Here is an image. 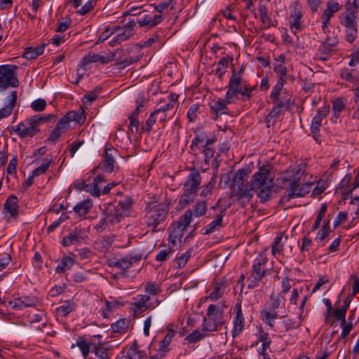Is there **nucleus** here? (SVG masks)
Segmentation results:
<instances>
[{"mask_svg":"<svg viewBox=\"0 0 359 359\" xmlns=\"http://www.w3.org/2000/svg\"><path fill=\"white\" fill-rule=\"evenodd\" d=\"M273 180V176L269 165L260 167L259 171L255 172L253 176L252 186L256 189L257 196L262 203L269 200L271 196Z\"/></svg>","mask_w":359,"mask_h":359,"instance_id":"obj_1","label":"nucleus"},{"mask_svg":"<svg viewBox=\"0 0 359 359\" xmlns=\"http://www.w3.org/2000/svg\"><path fill=\"white\" fill-rule=\"evenodd\" d=\"M201 183V176L195 169L190 170L187 180L183 184V194L180 198V204L185 207L194 202Z\"/></svg>","mask_w":359,"mask_h":359,"instance_id":"obj_2","label":"nucleus"},{"mask_svg":"<svg viewBox=\"0 0 359 359\" xmlns=\"http://www.w3.org/2000/svg\"><path fill=\"white\" fill-rule=\"evenodd\" d=\"M227 88L226 94H227V102H233L238 94L250 98L252 90V88L247 86L245 81L243 78L242 68L238 72L233 71Z\"/></svg>","mask_w":359,"mask_h":359,"instance_id":"obj_3","label":"nucleus"},{"mask_svg":"<svg viewBox=\"0 0 359 359\" xmlns=\"http://www.w3.org/2000/svg\"><path fill=\"white\" fill-rule=\"evenodd\" d=\"M85 120L83 111H71L61 118L48 137V140L55 142L65 133L70 130L72 123H81Z\"/></svg>","mask_w":359,"mask_h":359,"instance_id":"obj_4","label":"nucleus"},{"mask_svg":"<svg viewBox=\"0 0 359 359\" xmlns=\"http://www.w3.org/2000/svg\"><path fill=\"white\" fill-rule=\"evenodd\" d=\"M226 304L222 302L217 305L210 304L207 309L206 317L203 319V327L205 331L213 332L220 327L224 322V309Z\"/></svg>","mask_w":359,"mask_h":359,"instance_id":"obj_5","label":"nucleus"},{"mask_svg":"<svg viewBox=\"0 0 359 359\" xmlns=\"http://www.w3.org/2000/svg\"><path fill=\"white\" fill-rule=\"evenodd\" d=\"M46 119V117L35 115L13 126L12 130L20 138L32 137L39 131L40 123L45 122Z\"/></svg>","mask_w":359,"mask_h":359,"instance_id":"obj_6","label":"nucleus"},{"mask_svg":"<svg viewBox=\"0 0 359 359\" xmlns=\"http://www.w3.org/2000/svg\"><path fill=\"white\" fill-rule=\"evenodd\" d=\"M168 211V206L165 203L151 204L147 208L145 222L153 232L165 221Z\"/></svg>","mask_w":359,"mask_h":359,"instance_id":"obj_7","label":"nucleus"},{"mask_svg":"<svg viewBox=\"0 0 359 359\" xmlns=\"http://www.w3.org/2000/svg\"><path fill=\"white\" fill-rule=\"evenodd\" d=\"M267 258L264 252H259L255 259L251 273L248 278V288L252 289L257 287L259 282L264 277L266 274L265 264Z\"/></svg>","mask_w":359,"mask_h":359,"instance_id":"obj_8","label":"nucleus"},{"mask_svg":"<svg viewBox=\"0 0 359 359\" xmlns=\"http://www.w3.org/2000/svg\"><path fill=\"white\" fill-rule=\"evenodd\" d=\"M17 69L15 65L0 66V90L9 87H17L19 85L16 74Z\"/></svg>","mask_w":359,"mask_h":359,"instance_id":"obj_9","label":"nucleus"},{"mask_svg":"<svg viewBox=\"0 0 359 359\" xmlns=\"http://www.w3.org/2000/svg\"><path fill=\"white\" fill-rule=\"evenodd\" d=\"M135 26L136 23L134 20L128 22L123 27L114 26V27H117L118 29L116 30L115 36L109 41V44L111 46H116L129 39L135 33Z\"/></svg>","mask_w":359,"mask_h":359,"instance_id":"obj_10","label":"nucleus"},{"mask_svg":"<svg viewBox=\"0 0 359 359\" xmlns=\"http://www.w3.org/2000/svg\"><path fill=\"white\" fill-rule=\"evenodd\" d=\"M149 297L147 294H137L133 298V302L130 304V310L133 316H138L149 308H154L160 304V301L156 300V304L152 305L148 304Z\"/></svg>","mask_w":359,"mask_h":359,"instance_id":"obj_11","label":"nucleus"},{"mask_svg":"<svg viewBox=\"0 0 359 359\" xmlns=\"http://www.w3.org/2000/svg\"><path fill=\"white\" fill-rule=\"evenodd\" d=\"M313 184L311 182L304 183L302 185L297 183H290L283 196V200L288 201L291 198L302 197L311 191Z\"/></svg>","mask_w":359,"mask_h":359,"instance_id":"obj_12","label":"nucleus"},{"mask_svg":"<svg viewBox=\"0 0 359 359\" xmlns=\"http://www.w3.org/2000/svg\"><path fill=\"white\" fill-rule=\"evenodd\" d=\"M290 27L292 32L296 34V32L299 31L302 28V11L299 1H294L290 4Z\"/></svg>","mask_w":359,"mask_h":359,"instance_id":"obj_13","label":"nucleus"},{"mask_svg":"<svg viewBox=\"0 0 359 359\" xmlns=\"http://www.w3.org/2000/svg\"><path fill=\"white\" fill-rule=\"evenodd\" d=\"M91 352L97 359H111L113 346L109 341H97L92 344Z\"/></svg>","mask_w":359,"mask_h":359,"instance_id":"obj_14","label":"nucleus"},{"mask_svg":"<svg viewBox=\"0 0 359 359\" xmlns=\"http://www.w3.org/2000/svg\"><path fill=\"white\" fill-rule=\"evenodd\" d=\"M163 20V17L162 15L156 14V13H149L148 11L140 15L137 20V22L141 27L151 29L161 23Z\"/></svg>","mask_w":359,"mask_h":359,"instance_id":"obj_15","label":"nucleus"},{"mask_svg":"<svg viewBox=\"0 0 359 359\" xmlns=\"http://www.w3.org/2000/svg\"><path fill=\"white\" fill-rule=\"evenodd\" d=\"M88 238L87 233L83 229L75 228L69 234L63 238L62 244L65 247L72 245H79Z\"/></svg>","mask_w":359,"mask_h":359,"instance_id":"obj_16","label":"nucleus"},{"mask_svg":"<svg viewBox=\"0 0 359 359\" xmlns=\"http://www.w3.org/2000/svg\"><path fill=\"white\" fill-rule=\"evenodd\" d=\"M341 6L335 0H329L326 4V8L322 15V28L324 32L327 28L330 19L333 17L334 14L338 12Z\"/></svg>","mask_w":359,"mask_h":359,"instance_id":"obj_17","label":"nucleus"},{"mask_svg":"<svg viewBox=\"0 0 359 359\" xmlns=\"http://www.w3.org/2000/svg\"><path fill=\"white\" fill-rule=\"evenodd\" d=\"M104 180L102 176H97L93 181V184L92 186L86 184L83 181L76 182L74 184L75 187L79 190H85L87 191H90L91 194L93 196L99 197L100 195V189L99 187V184L104 182Z\"/></svg>","mask_w":359,"mask_h":359,"instance_id":"obj_18","label":"nucleus"},{"mask_svg":"<svg viewBox=\"0 0 359 359\" xmlns=\"http://www.w3.org/2000/svg\"><path fill=\"white\" fill-rule=\"evenodd\" d=\"M235 317L233 319V328L232 330V336L236 337L239 335L244 327V317L241 309V304L237 303L234 308Z\"/></svg>","mask_w":359,"mask_h":359,"instance_id":"obj_19","label":"nucleus"},{"mask_svg":"<svg viewBox=\"0 0 359 359\" xmlns=\"http://www.w3.org/2000/svg\"><path fill=\"white\" fill-rule=\"evenodd\" d=\"M38 302V299L34 297L22 296L14 299L10 304L13 309L20 310L27 307L36 306Z\"/></svg>","mask_w":359,"mask_h":359,"instance_id":"obj_20","label":"nucleus"},{"mask_svg":"<svg viewBox=\"0 0 359 359\" xmlns=\"http://www.w3.org/2000/svg\"><path fill=\"white\" fill-rule=\"evenodd\" d=\"M123 208H116L114 205H109L106 209L105 218L107 222L114 224L124 217Z\"/></svg>","mask_w":359,"mask_h":359,"instance_id":"obj_21","label":"nucleus"},{"mask_svg":"<svg viewBox=\"0 0 359 359\" xmlns=\"http://www.w3.org/2000/svg\"><path fill=\"white\" fill-rule=\"evenodd\" d=\"M305 172V165L300 163L299 165L290 168L286 171L285 179L290 183H297L302 176Z\"/></svg>","mask_w":359,"mask_h":359,"instance_id":"obj_22","label":"nucleus"},{"mask_svg":"<svg viewBox=\"0 0 359 359\" xmlns=\"http://www.w3.org/2000/svg\"><path fill=\"white\" fill-rule=\"evenodd\" d=\"M116 151L114 149H107L103 157V161L100 166L102 170L107 172H111L114 170L115 160L114 154Z\"/></svg>","mask_w":359,"mask_h":359,"instance_id":"obj_23","label":"nucleus"},{"mask_svg":"<svg viewBox=\"0 0 359 359\" xmlns=\"http://www.w3.org/2000/svg\"><path fill=\"white\" fill-rule=\"evenodd\" d=\"M355 14V9L351 10V7L346 8V11L340 16L341 25H344L345 28L356 27L357 21Z\"/></svg>","mask_w":359,"mask_h":359,"instance_id":"obj_24","label":"nucleus"},{"mask_svg":"<svg viewBox=\"0 0 359 359\" xmlns=\"http://www.w3.org/2000/svg\"><path fill=\"white\" fill-rule=\"evenodd\" d=\"M327 113L328 108L323 107L321 109H318L316 115L313 118L311 125V133L313 134L314 136H316L318 134L319 131V128L321 126V123L327 116Z\"/></svg>","mask_w":359,"mask_h":359,"instance_id":"obj_25","label":"nucleus"},{"mask_svg":"<svg viewBox=\"0 0 359 359\" xmlns=\"http://www.w3.org/2000/svg\"><path fill=\"white\" fill-rule=\"evenodd\" d=\"M93 344H95V341H88L86 338L80 337L78 339L76 344H73L71 346V348H74L75 346L79 347L83 359H89L88 355L90 352L92 351Z\"/></svg>","mask_w":359,"mask_h":359,"instance_id":"obj_26","label":"nucleus"},{"mask_svg":"<svg viewBox=\"0 0 359 359\" xmlns=\"http://www.w3.org/2000/svg\"><path fill=\"white\" fill-rule=\"evenodd\" d=\"M238 191H236L235 196L238 198V200H243V203L250 202L252 196L255 194L254 187L251 186H241L240 187H236Z\"/></svg>","mask_w":359,"mask_h":359,"instance_id":"obj_27","label":"nucleus"},{"mask_svg":"<svg viewBox=\"0 0 359 359\" xmlns=\"http://www.w3.org/2000/svg\"><path fill=\"white\" fill-rule=\"evenodd\" d=\"M16 100L17 93L13 91L6 98V105L0 109V118L7 117L11 114L16 103Z\"/></svg>","mask_w":359,"mask_h":359,"instance_id":"obj_28","label":"nucleus"},{"mask_svg":"<svg viewBox=\"0 0 359 359\" xmlns=\"http://www.w3.org/2000/svg\"><path fill=\"white\" fill-rule=\"evenodd\" d=\"M172 325H170L167 327V333L163 339H162L159 343L158 350L165 354L169 351V346L175 335V331L172 329Z\"/></svg>","mask_w":359,"mask_h":359,"instance_id":"obj_29","label":"nucleus"},{"mask_svg":"<svg viewBox=\"0 0 359 359\" xmlns=\"http://www.w3.org/2000/svg\"><path fill=\"white\" fill-rule=\"evenodd\" d=\"M141 259L142 256L140 255H137L135 256H126L120 259H118V269L121 271H125L126 269L133 266L135 263L140 261Z\"/></svg>","mask_w":359,"mask_h":359,"instance_id":"obj_30","label":"nucleus"},{"mask_svg":"<svg viewBox=\"0 0 359 359\" xmlns=\"http://www.w3.org/2000/svg\"><path fill=\"white\" fill-rule=\"evenodd\" d=\"M231 103L227 102V94H226L224 99L220 98L211 102L210 108L216 114H224L226 113V105Z\"/></svg>","mask_w":359,"mask_h":359,"instance_id":"obj_31","label":"nucleus"},{"mask_svg":"<svg viewBox=\"0 0 359 359\" xmlns=\"http://www.w3.org/2000/svg\"><path fill=\"white\" fill-rule=\"evenodd\" d=\"M210 140L212 139L208 138L204 133L201 131L196 132L194 138L191 144V148L193 151H196L197 149H201V145L207 144V142Z\"/></svg>","mask_w":359,"mask_h":359,"instance_id":"obj_32","label":"nucleus"},{"mask_svg":"<svg viewBox=\"0 0 359 359\" xmlns=\"http://www.w3.org/2000/svg\"><path fill=\"white\" fill-rule=\"evenodd\" d=\"M109 60L105 56L90 53L88 55H84V57L82 59L81 66L84 67L85 65L89 63L97 62H100L102 64H106L109 62Z\"/></svg>","mask_w":359,"mask_h":359,"instance_id":"obj_33","label":"nucleus"},{"mask_svg":"<svg viewBox=\"0 0 359 359\" xmlns=\"http://www.w3.org/2000/svg\"><path fill=\"white\" fill-rule=\"evenodd\" d=\"M278 318V313L275 310L264 309L260 312V318L269 327H273L274 321Z\"/></svg>","mask_w":359,"mask_h":359,"instance_id":"obj_34","label":"nucleus"},{"mask_svg":"<svg viewBox=\"0 0 359 359\" xmlns=\"http://www.w3.org/2000/svg\"><path fill=\"white\" fill-rule=\"evenodd\" d=\"M170 235H169V241L173 245H177V243H181L182 238L183 237V231L184 230L181 229L180 227L177 226L175 224H173L172 228L169 229Z\"/></svg>","mask_w":359,"mask_h":359,"instance_id":"obj_35","label":"nucleus"},{"mask_svg":"<svg viewBox=\"0 0 359 359\" xmlns=\"http://www.w3.org/2000/svg\"><path fill=\"white\" fill-rule=\"evenodd\" d=\"M224 215V210L217 214L216 218L205 227L204 233L209 234L219 229L222 226Z\"/></svg>","mask_w":359,"mask_h":359,"instance_id":"obj_36","label":"nucleus"},{"mask_svg":"<svg viewBox=\"0 0 359 359\" xmlns=\"http://www.w3.org/2000/svg\"><path fill=\"white\" fill-rule=\"evenodd\" d=\"M18 198L14 196H11L8 197L4 204V209L12 217L16 216L18 213Z\"/></svg>","mask_w":359,"mask_h":359,"instance_id":"obj_37","label":"nucleus"},{"mask_svg":"<svg viewBox=\"0 0 359 359\" xmlns=\"http://www.w3.org/2000/svg\"><path fill=\"white\" fill-rule=\"evenodd\" d=\"M224 289L225 286L222 282H216L214 285L212 291L207 298L213 302L217 301L224 294Z\"/></svg>","mask_w":359,"mask_h":359,"instance_id":"obj_38","label":"nucleus"},{"mask_svg":"<svg viewBox=\"0 0 359 359\" xmlns=\"http://www.w3.org/2000/svg\"><path fill=\"white\" fill-rule=\"evenodd\" d=\"M215 140H210L207 142V144L201 145L202 152L204 156L205 163L208 165L210 159L213 157L215 154V149L212 146Z\"/></svg>","mask_w":359,"mask_h":359,"instance_id":"obj_39","label":"nucleus"},{"mask_svg":"<svg viewBox=\"0 0 359 359\" xmlns=\"http://www.w3.org/2000/svg\"><path fill=\"white\" fill-rule=\"evenodd\" d=\"M274 72L279 76V79H283L285 81V76L287 75V69L284 65V57L283 56H279V58L276 60L274 67Z\"/></svg>","mask_w":359,"mask_h":359,"instance_id":"obj_40","label":"nucleus"},{"mask_svg":"<svg viewBox=\"0 0 359 359\" xmlns=\"http://www.w3.org/2000/svg\"><path fill=\"white\" fill-rule=\"evenodd\" d=\"M92 207L93 203L91 200L86 199L76 204L74 208V210L79 216H83L88 213Z\"/></svg>","mask_w":359,"mask_h":359,"instance_id":"obj_41","label":"nucleus"},{"mask_svg":"<svg viewBox=\"0 0 359 359\" xmlns=\"http://www.w3.org/2000/svg\"><path fill=\"white\" fill-rule=\"evenodd\" d=\"M248 176V170L245 169H241L236 172L233 180V189L235 191L236 190V187H240L241 186L244 185V182L247 180Z\"/></svg>","mask_w":359,"mask_h":359,"instance_id":"obj_42","label":"nucleus"},{"mask_svg":"<svg viewBox=\"0 0 359 359\" xmlns=\"http://www.w3.org/2000/svg\"><path fill=\"white\" fill-rule=\"evenodd\" d=\"M75 262L74 259L71 256H65L62 257L60 263L55 269L56 272L62 273L71 269Z\"/></svg>","mask_w":359,"mask_h":359,"instance_id":"obj_43","label":"nucleus"},{"mask_svg":"<svg viewBox=\"0 0 359 359\" xmlns=\"http://www.w3.org/2000/svg\"><path fill=\"white\" fill-rule=\"evenodd\" d=\"M146 355V353L141 351L137 344H133L128 349L125 359H142Z\"/></svg>","mask_w":359,"mask_h":359,"instance_id":"obj_44","label":"nucleus"},{"mask_svg":"<svg viewBox=\"0 0 359 359\" xmlns=\"http://www.w3.org/2000/svg\"><path fill=\"white\" fill-rule=\"evenodd\" d=\"M217 175L214 174L210 180L201 187V191L200 196L202 198H206L212 194V189L215 187L216 182Z\"/></svg>","mask_w":359,"mask_h":359,"instance_id":"obj_45","label":"nucleus"},{"mask_svg":"<svg viewBox=\"0 0 359 359\" xmlns=\"http://www.w3.org/2000/svg\"><path fill=\"white\" fill-rule=\"evenodd\" d=\"M44 45L40 47H29L25 49L23 56L28 60H34L43 53Z\"/></svg>","mask_w":359,"mask_h":359,"instance_id":"obj_46","label":"nucleus"},{"mask_svg":"<svg viewBox=\"0 0 359 359\" xmlns=\"http://www.w3.org/2000/svg\"><path fill=\"white\" fill-rule=\"evenodd\" d=\"M193 217L192 210H187L184 214L181 216L177 223H175L177 226L181 228V229L185 230L188 225L191 223Z\"/></svg>","mask_w":359,"mask_h":359,"instance_id":"obj_47","label":"nucleus"},{"mask_svg":"<svg viewBox=\"0 0 359 359\" xmlns=\"http://www.w3.org/2000/svg\"><path fill=\"white\" fill-rule=\"evenodd\" d=\"M259 13L264 28H268L273 25L271 19L267 14V8L265 5L259 6Z\"/></svg>","mask_w":359,"mask_h":359,"instance_id":"obj_48","label":"nucleus"},{"mask_svg":"<svg viewBox=\"0 0 359 359\" xmlns=\"http://www.w3.org/2000/svg\"><path fill=\"white\" fill-rule=\"evenodd\" d=\"M283 238H285V241L287 239V238L284 237L282 233H279L278 236H276L271 245V251L273 255L280 253V251L283 250Z\"/></svg>","mask_w":359,"mask_h":359,"instance_id":"obj_49","label":"nucleus"},{"mask_svg":"<svg viewBox=\"0 0 359 359\" xmlns=\"http://www.w3.org/2000/svg\"><path fill=\"white\" fill-rule=\"evenodd\" d=\"M109 238H102L95 242V248L100 252H107L111 247Z\"/></svg>","mask_w":359,"mask_h":359,"instance_id":"obj_50","label":"nucleus"},{"mask_svg":"<svg viewBox=\"0 0 359 359\" xmlns=\"http://www.w3.org/2000/svg\"><path fill=\"white\" fill-rule=\"evenodd\" d=\"M207 210V203L205 201H198L193 207V215L196 217L205 214Z\"/></svg>","mask_w":359,"mask_h":359,"instance_id":"obj_51","label":"nucleus"},{"mask_svg":"<svg viewBox=\"0 0 359 359\" xmlns=\"http://www.w3.org/2000/svg\"><path fill=\"white\" fill-rule=\"evenodd\" d=\"M74 304L73 302H65L57 308V311L60 315L67 316L74 309Z\"/></svg>","mask_w":359,"mask_h":359,"instance_id":"obj_52","label":"nucleus"},{"mask_svg":"<svg viewBox=\"0 0 359 359\" xmlns=\"http://www.w3.org/2000/svg\"><path fill=\"white\" fill-rule=\"evenodd\" d=\"M229 63V60L226 57L221 58L218 63L217 67L216 69V74L219 77L222 78L224 74L226 72V69L228 67Z\"/></svg>","mask_w":359,"mask_h":359,"instance_id":"obj_53","label":"nucleus"},{"mask_svg":"<svg viewBox=\"0 0 359 359\" xmlns=\"http://www.w3.org/2000/svg\"><path fill=\"white\" fill-rule=\"evenodd\" d=\"M348 308V304H346L334 311V318L337 320H340L341 324H344V320H346L345 317Z\"/></svg>","mask_w":359,"mask_h":359,"instance_id":"obj_54","label":"nucleus"},{"mask_svg":"<svg viewBox=\"0 0 359 359\" xmlns=\"http://www.w3.org/2000/svg\"><path fill=\"white\" fill-rule=\"evenodd\" d=\"M117 27H107L100 34L99 38L97 41V43H100L109 38L112 34H114L116 33V30L117 29Z\"/></svg>","mask_w":359,"mask_h":359,"instance_id":"obj_55","label":"nucleus"},{"mask_svg":"<svg viewBox=\"0 0 359 359\" xmlns=\"http://www.w3.org/2000/svg\"><path fill=\"white\" fill-rule=\"evenodd\" d=\"M128 321L126 319H120L112 324L111 328L115 332H123L128 327Z\"/></svg>","mask_w":359,"mask_h":359,"instance_id":"obj_56","label":"nucleus"},{"mask_svg":"<svg viewBox=\"0 0 359 359\" xmlns=\"http://www.w3.org/2000/svg\"><path fill=\"white\" fill-rule=\"evenodd\" d=\"M51 163V160L46 158L42 164L32 171L33 176H39L46 172Z\"/></svg>","mask_w":359,"mask_h":359,"instance_id":"obj_57","label":"nucleus"},{"mask_svg":"<svg viewBox=\"0 0 359 359\" xmlns=\"http://www.w3.org/2000/svg\"><path fill=\"white\" fill-rule=\"evenodd\" d=\"M285 81H283V79H278L276 84L273 86L272 91L271 93V98L273 100H277L279 97L280 93L283 89Z\"/></svg>","mask_w":359,"mask_h":359,"instance_id":"obj_58","label":"nucleus"},{"mask_svg":"<svg viewBox=\"0 0 359 359\" xmlns=\"http://www.w3.org/2000/svg\"><path fill=\"white\" fill-rule=\"evenodd\" d=\"M270 301L271 302V306L273 309H278L282 304L284 302V297L279 294L272 293L270 296Z\"/></svg>","mask_w":359,"mask_h":359,"instance_id":"obj_59","label":"nucleus"},{"mask_svg":"<svg viewBox=\"0 0 359 359\" xmlns=\"http://www.w3.org/2000/svg\"><path fill=\"white\" fill-rule=\"evenodd\" d=\"M144 101L143 97L142 95H139L136 100V104H137L136 108L129 115V116L137 118L140 112L141 111L142 109H143V107H144Z\"/></svg>","mask_w":359,"mask_h":359,"instance_id":"obj_60","label":"nucleus"},{"mask_svg":"<svg viewBox=\"0 0 359 359\" xmlns=\"http://www.w3.org/2000/svg\"><path fill=\"white\" fill-rule=\"evenodd\" d=\"M154 113L155 114L156 117H157L159 123H163L170 118V116L165 112V109L158 108L154 111Z\"/></svg>","mask_w":359,"mask_h":359,"instance_id":"obj_61","label":"nucleus"},{"mask_svg":"<svg viewBox=\"0 0 359 359\" xmlns=\"http://www.w3.org/2000/svg\"><path fill=\"white\" fill-rule=\"evenodd\" d=\"M156 122H158L157 117H156L155 114L152 112L147 118L145 125L142 126V129L146 132H149L151 130L152 126Z\"/></svg>","mask_w":359,"mask_h":359,"instance_id":"obj_62","label":"nucleus"},{"mask_svg":"<svg viewBox=\"0 0 359 359\" xmlns=\"http://www.w3.org/2000/svg\"><path fill=\"white\" fill-rule=\"evenodd\" d=\"M203 337V333L199 330H194L186 337L185 340H187L189 344H194L200 341Z\"/></svg>","mask_w":359,"mask_h":359,"instance_id":"obj_63","label":"nucleus"},{"mask_svg":"<svg viewBox=\"0 0 359 359\" xmlns=\"http://www.w3.org/2000/svg\"><path fill=\"white\" fill-rule=\"evenodd\" d=\"M45 317V313L43 311H37L36 313H31L28 316V320L30 323L33 324L35 323H39L43 320V318Z\"/></svg>","mask_w":359,"mask_h":359,"instance_id":"obj_64","label":"nucleus"}]
</instances>
